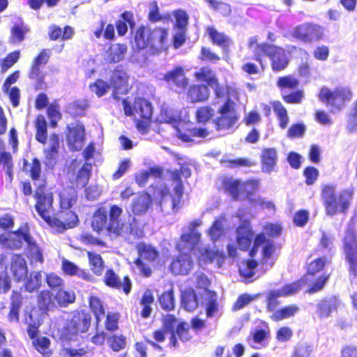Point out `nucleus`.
Returning a JSON list of instances; mask_svg holds the SVG:
<instances>
[{
  "label": "nucleus",
  "instance_id": "f257e3e1",
  "mask_svg": "<svg viewBox=\"0 0 357 357\" xmlns=\"http://www.w3.org/2000/svg\"><path fill=\"white\" fill-rule=\"evenodd\" d=\"M122 212V208L116 204L112 205L109 210L104 206L98 208L92 216L93 230L99 234H105L111 238L122 237L128 240L130 237L135 239L142 238L144 231L136 218L130 216L128 221H121L120 216Z\"/></svg>",
  "mask_w": 357,
  "mask_h": 357
},
{
  "label": "nucleus",
  "instance_id": "f03ea898",
  "mask_svg": "<svg viewBox=\"0 0 357 357\" xmlns=\"http://www.w3.org/2000/svg\"><path fill=\"white\" fill-rule=\"evenodd\" d=\"M45 185H38L33 194L36 199L35 208L40 217L58 233L74 228L79 224V218L76 213L71 208L59 207V210L53 216V194L45 192Z\"/></svg>",
  "mask_w": 357,
  "mask_h": 357
},
{
  "label": "nucleus",
  "instance_id": "7ed1b4c3",
  "mask_svg": "<svg viewBox=\"0 0 357 357\" xmlns=\"http://www.w3.org/2000/svg\"><path fill=\"white\" fill-rule=\"evenodd\" d=\"M268 56L271 67L273 72H281L287 68L289 59L285 50L280 46L269 44L266 42L260 43L255 52V61L259 63L250 61V57H246L247 61L241 66V70L248 75H256L265 68L263 57Z\"/></svg>",
  "mask_w": 357,
  "mask_h": 357
},
{
  "label": "nucleus",
  "instance_id": "20e7f679",
  "mask_svg": "<svg viewBox=\"0 0 357 357\" xmlns=\"http://www.w3.org/2000/svg\"><path fill=\"white\" fill-rule=\"evenodd\" d=\"M133 45L137 50H146L151 55L159 54L169 48V30L160 26L151 28L140 25L134 33Z\"/></svg>",
  "mask_w": 357,
  "mask_h": 357
},
{
  "label": "nucleus",
  "instance_id": "39448f33",
  "mask_svg": "<svg viewBox=\"0 0 357 357\" xmlns=\"http://www.w3.org/2000/svg\"><path fill=\"white\" fill-rule=\"evenodd\" d=\"M354 190L344 188L336 191V186L331 183L324 184L321 188V199L327 215H347L354 199Z\"/></svg>",
  "mask_w": 357,
  "mask_h": 357
},
{
  "label": "nucleus",
  "instance_id": "423d86ee",
  "mask_svg": "<svg viewBox=\"0 0 357 357\" xmlns=\"http://www.w3.org/2000/svg\"><path fill=\"white\" fill-rule=\"evenodd\" d=\"M23 241L26 243L27 249L33 261L40 264L43 263V253L33 239L29 228L26 225L21 226L15 231L3 233L0 235V245L9 250H20L23 246Z\"/></svg>",
  "mask_w": 357,
  "mask_h": 357
},
{
  "label": "nucleus",
  "instance_id": "0eeeda50",
  "mask_svg": "<svg viewBox=\"0 0 357 357\" xmlns=\"http://www.w3.org/2000/svg\"><path fill=\"white\" fill-rule=\"evenodd\" d=\"M224 192L233 201L247 200L250 203H257L255 195L259 191L260 181L257 178L242 180L232 176L224 177L221 180Z\"/></svg>",
  "mask_w": 357,
  "mask_h": 357
},
{
  "label": "nucleus",
  "instance_id": "6e6552de",
  "mask_svg": "<svg viewBox=\"0 0 357 357\" xmlns=\"http://www.w3.org/2000/svg\"><path fill=\"white\" fill-rule=\"evenodd\" d=\"M122 105L126 116H134L137 130L142 134L147 133L153 114L151 102L145 98L137 96L132 104L128 98L122 99Z\"/></svg>",
  "mask_w": 357,
  "mask_h": 357
},
{
  "label": "nucleus",
  "instance_id": "1a4fd4ad",
  "mask_svg": "<svg viewBox=\"0 0 357 357\" xmlns=\"http://www.w3.org/2000/svg\"><path fill=\"white\" fill-rule=\"evenodd\" d=\"M300 82L293 75L279 77L276 86L282 93V99L287 104H301L304 98V92L298 89Z\"/></svg>",
  "mask_w": 357,
  "mask_h": 357
},
{
  "label": "nucleus",
  "instance_id": "9d476101",
  "mask_svg": "<svg viewBox=\"0 0 357 357\" xmlns=\"http://www.w3.org/2000/svg\"><path fill=\"white\" fill-rule=\"evenodd\" d=\"M342 249L348 264L350 276L357 278V232L354 227H347L342 238Z\"/></svg>",
  "mask_w": 357,
  "mask_h": 357
},
{
  "label": "nucleus",
  "instance_id": "9b49d317",
  "mask_svg": "<svg viewBox=\"0 0 357 357\" xmlns=\"http://www.w3.org/2000/svg\"><path fill=\"white\" fill-rule=\"evenodd\" d=\"M352 92L347 87H336L333 91L327 87H322L318 95L319 99L331 111H340L345 105V102L352 98Z\"/></svg>",
  "mask_w": 357,
  "mask_h": 357
},
{
  "label": "nucleus",
  "instance_id": "f8f14e48",
  "mask_svg": "<svg viewBox=\"0 0 357 357\" xmlns=\"http://www.w3.org/2000/svg\"><path fill=\"white\" fill-rule=\"evenodd\" d=\"M49 59V50L42 49L31 61L28 72V77L33 82L34 89L36 91L47 87L45 73H43V68L48 63Z\"/></svg>",
  "mask_w": 357,
  "mask_h": 357
},
{
  "label": "nucleus",
  "instance_id": "ddd939ff",
  "mask_svg": "<svg viewBox=\"0 0 357 357\" xmlns=\"http://www.w3.org/2000/svg\"><path fill=\"white\" fill-rule=\"evenodd\" d=\"M291 36L303 43H312L324 39V28L317 23L304 22L294 27Z\"/></svg>",
  "mask_w": 357,
  "mask_h": 357
},
{
  "label": "nucleus",
  "instance_id": "4468645a",
  "mask_svg": "<svg viewBox=\"0 0 357 357\" xmlns=\"http://www.w3.org/2000/svg\"><path fill=\"white\" fill-rule=\"evenodd\" d=\"M109 84L112 89L111 96L117 101L121 99L122 96L127 95L131 89L129 75L121 66H117L112 71Z\"/></svg>",
  "mask_w": 357,
  "mask_h": 357
},
{
  "label": "nucleus",
  "instance_id": "2eb2a0df",
  "mask_svg": "<svg viewBox=\"0 0 357 357\" xmlns=\"http://www.w3.org/2000/svg\"><path fill=\"white\" fill-rule=\"evenodd\" d=\"M233 102L227 99L218 109L220 114L213 120L215 128L218 131L228 130L234 128L238 120V116L232 107Z\"/></svg>",
  "mask_w": 357,
  "mask_h": 357
},
{
  "label": "nucleus",
  "instance_id": "dca6fc26",
  "mask_svg": "<svg viewBox=\"0 0 357 357\" xmlns=\"http://www.w3.org/2000/svg\"><path fill=\"white\" fill-rule=\"evenodd\" d=\"M91 321L90 312L84 309L75 310L67 324L66 329L72 335L86 333L91 328Z\"/></svg>",
  "mask_w": 357,
  "mask_h": 357
},
{
  "label": "nucleus",
  "instance_id": "f3484780",
  "mask_svg": "<svg viewBox=\"0 0 357 357\" xmlns=\"http://www.w3.org/2000/svg\"><path fill=\"white\" fill-rule=\"evenodd\" d=\"M66 137L70 151L81 150L85 141L84 126L79 121L68 126Z\"/></svg>",
  "mask_w": 357,
  "mask_h": 357
},
{
  "label": "nucleus",
  "instance_id": "a211bd4d",
  "mask_svg": "<svg viewBox=\"0 0 357 357\" xmlns=\"http://www.w3.org/2000/svg\"><path fill=\"white\" fill-rule=\"evenodd\" d=\"M236 242L239 250L246 252L254 243V231L252 230L250 222L248 220H244L236 227Z\"/></svg>",
  "mask_w": 357,
  "mask_h": 357
},
{
  "label": "nucleus",
  "instance_id": "6ab92c4d",
  "mask_svg": "<svg viewBox=\"0 0 357 357\" xmlns=\"http://www.w3.org/2000/svg\"><path fill=\"white\" fill-rule=\"evenodd\" d=\"M104 284L112 289H122L125 294L128 295L132 289V282L128 275L123 278L121 281L119 276L112 269H107L103 276Z\"/></svg>",
  "mask_w": 357,
  "mask_h": 357
},
{
  "label": "nucleus",
  "instance_id": "aec40b11",
  "mask_svg": "<svg viewBox=\"0 0 357 357\" xmlns=\"http://www.w3.org/2000/svg\"><path fill=\"white\" fill-rule=\"evenodd\" d=\"M193 267V260L188 253H180L174 257L169 264V271L174 275H185L188 274Z\"/></svg>",
  "mask_w": 357,
  "mask_h": 357
},
{
  "label": "nucleus",
  "instance_id": "412c9836",
  "mask_svg": "<svg viewBox=\"0 0 357 357\" xmlns=\"http://www.w3.org/2000/svg\"><path fill=\"white\" fill-rule=\"evenodd\" d=\"M185 96L188 102L197 104L206 102L210 97V90L207 85L192 84L186 88Z\"/></svg>",
  "mask_w": 357,
  "mask_h": 357
},
{
  "label": "nucleus",
  "instance_id": "4be33fe9",
  "mask_svg": "<svg viewBox=\"0 0 357 357\" xmlns=\"http://www.w3.org/2000/svg\"><path fill=\"white\" fill-rule=\"evenodd\" d=\"M10 270L13 277L17 282H20L27 278L28 267L26 261L22 254L13 255Z\"/></svg>",
  "mask_w": 357,
  "mask_h": 357
},
{
  "label": "nucleus",
  "instance_id": "5701e85b",
  "mask_svg": "<svg viewBox=\"0 0 357 357\" xmlns=\"http://www.w3.org/2000/svg\"><path fill=\"white\" fill-rule=\"evenodd\" d=\"M206 32L211 43L220 47L223 51L228 52L232 45L231 38L224 32L219 31L215 26H208Z\"/></svg>",
  "mask_w": 357,
  "mask_h": 357
},
{
  "label": "nucleus",
  "instance_id": "b1692460",
  "mask_svg": "<svg viewBox=\"0 0 357 357\" xmlns=\"http://www.w3.org/2000/svg\"><path fill=\"white\" fill-rule=\"evenodd\" d=\"M24 297L22 294V289L13 290L10 296V307L8 313V319L10 322L18 323L20 321V312L23 305Z\"/></svg>",
  "mask_w": 357,
  "mask_h": 357
},
{
  "label": "nucleus",
  "instance_id": "393cba45",
  "mask_svg": "<svg viewBox=\"0 0 357 357\" xmlns=\"http://www.w3.org/2000/svg\"><path fill=\"white\" fill-rule=\"evenodd\" d=\"M162 79L167 83H173L181 89H185L188 85V79L185 75L184 68L181 66H175L164 74Z\"/></svg>",
  "mask_w": 357,
  "mask_h": 357
},
{
  "label": "nucleus",
  "instance_id": "a878e982",
  "mask_svg": "<svg viewBox=\"0 0 357 357\" xmlns=\"http://www.w3.org/2000/svg\"><path fill=\"white\" fill-rule=\"evenodd\" d=\"M278 151L274 147L264 148L261 150L260 160L261 168L264 173L274 171L278 162Z\"/></svg>",
  "mask_w": 357,
  "mask_h": 357
},
{
  "label": "nucleus",
  "instance_id": "bb28decb",
  "mask_svg": "<svg viewBox=\"0 0 357 357\" xmlns=\"http://www.w3.org/2000/svg\"><path fill=\"white\" fill-rule=\"evenodd\" d=\"M190 326L186 321H180L175 330H172L169 337V347L176 348L178 347L177 337L183 342H186L192 338L190 335Z\"/></svg>",
  "mask_w": 357,
  "mask_h": 357
},
{
  "label": "nucleus",
  "instance_id": "cd10ccee",
  "mask_svg": "<svg viewBox=\"0 0 357 357\" xmlns=\"http://www.w3.org/2000/svg\"><path fill=\"white\" fill-rule=\"evenodd\" d=\"M153 204L152 197L147 192H142L134 199L132 204V211L135 215L145 214Z\"/></svg>",
  "mask_w": 357,
  "mask_h": 357
},
{
  "label": "nucleus",
  "instance_id": "c85d7f7f",
  "mask_svg": "<svg viewBox=\"0 0 357 357\" xmlns=\"http://www.w3.org/2000/svg\"><path fill=\"white\" fill-rule=\"evenodd\" d=\"M329 263L330 261L326 256L314 259L306 265L305 277L314 278L317 274L324 271Z\"/></svg>",
  "mask_w": 357,
  "mask_h": 357
},
{
  "label": "nucleus",
  "instance_id": "c756f323",
  "mask_svg": "<svg viewBox=\"0 0 357 357\" xmlns=\"http://www.w3.org/2000/svg\"><path fill=\"white\" fill-rule=\"evenodd\" d=\"M135 25L133 13L131 11H124L120 15V19L115 22L117 34L119 36H124L128 30V26L133 28Z\"/></svg>",
  "mask_w": 357,
  "mask_h": 357
},
{
  "label": "nucleus",
  "instance_id": "7c9ffc66",
  "mask_svg": "<svg viewBox=\"0 0 357 357\" xmlns=\"http://www.w3.org/2000/svg\"><path fill=\"white\" fill-rule=\"evenodd\" d=\"M59 206L72 208L77 202V192L73 186L64 187L59 192Z\"/></svg>",
  "mask_w": 357,
  "mask_h": 357
},
{
  "label": "nucleus",
  "instance_id": "2f4dec72",
  "mask_svg": "<svg viewBox=\"0 0 357 357\" xmlns=\"http://www.w3.org/2000/svg\"><path fill=\"white\" fill-rule=\"evenodd\" d=\"M73 35L74 30L69 25L65 26L63 29L56 24L49 26L48 36L51 40H68L71 39Z\"/></svg>",
  "mask_w": 357,
  "mask_h": 357
},
{
  "label": "nucleus",
  "instance_id": "473e14b6",
  "mask_svg": "<svg viewBox=\"0 0 357 357\" xmlns=\"http://www.w3.org/2000/svg\"><path fill=\"white\" fill-rule=\"evenodd\" d=\"M33 123L36 129V140L42 144H46L48 132L47 122L45 116L42 114L37 115Z\"/></svg>",
  "mask_w": 357,
  "mask_h": 357
},
{
  "label": "nucleus",
  "instance_id": "72a5a7b5",
  "mask_svg": "<svg viewBox=\"0 0 357 357\" xmlns=\"http://www.w3.org/2000/svg\"><path fill=\"white\" fill-rule=\"evenodd\" d=\"M257 266L258 262L257 260L252 259L243 260L238 267L240 276L247 282H251L252 280L250 279L256 273Z\"/></svg>",
  "mask_w": 357,
  "mask_h": 357
},
{
  "label": "nucleus",
  "instance_id": "f704fd0d",
  "mask_svg": "<svg viewBox=\"0 0 357 357\" xmlns=\"http://www.w3.org/2000/svg\"><path fill=\"white\" fill-rule=\"evenodd\" d=\"M226 218L225 215L217 217L207 230V234L213 242L217 241L225 232V222Z\"/></svg>",
  "mask_w": 357,
  "mask_h": 357
},
{
  "label": "nucleus",
  "instance_id": "c9c22d12",
  "mask_svg": "<svg viewBox=\"0 0 357 357\" xmlns=\"http://www.w3.org/2000/svg\"><path fill=\"white\" fill-rule=\"evenodd\" d=\"M25 324H26V331L29 337L31 340L37 337L39 333V328L42 324V320L34 315L33 310L29 312L24 318Z\"/></svg>",
  "mask_w": 357,
  "mask_h": 357
},
{
  "label": "nucleus",
  "instance_id": "e433bc0d",
  "mask_svg": "<svg viewBox=\"0 0 357 357\" xmlns=\"http://www.w3.org/2000/svg\"><path fill=\"white\" fill-rule=\"evenodd\" d=\"M181 305L188 312H193L198 307V298L193 289L187 288L182 291Z\"/></svg>",
  "mask_w": 357,
  "mask_h": 357
},
{
  "label": "nucleus",
  "instance_id": "4c0bfd02",
  "mask_svg": "<svg viewBox=\"0 0 357 357\" xmlns=\"http://www.w3.org/2000/svg\"><path fill=\"white\" fill-rule=\"evenodd\" d=\"M337 307V301L334 298H323L317 303V313L320 319L326 318Z\"/></svg>",
  "mask_w": 357,
  "mask_h": 357
},
{
  "label": "nucleus",
  "instance_id": "58836bf2",
  "mask_svg": "<svg viewBox=\"0 0 357 357\" xmlns=\"http://www.w3.org/2000/svg\"><path fill=\"white\" fill-rule=\"evenodd\" d=\"M299 311V307L296 305H289L280 307L275 310L270 318L275 322H279L295 316Z\"/></svg>",
  "mask_w": 357,
  "mask_h": 357
},
{
  "label": "nucleus",
  "instance_id": "ea45409f",
  "mask_svg": "<svg viewBox=\"0 0 357 357\" xmlns=\"http://www.w3.org/2000/svg\"><path fill=\"white\" fill-rule=\"evenodd\" d=\"M89 307L93 313L96 322L98 324L102 317L105 314V310L102 301L97 296L91 295L88 298Z\"/></svg>",
  "mask_w": 357,
  "mask_h": 357
},
{
  "label": "nucleus",
  "instance_id": "a19ab883",
  "mask_svg": "<svg viewBox=\"0 0 357 357\" xmlns=\"http://www.w3.org/2000/svg\"><path fill=\"white\" fill-rule=\"evenodd\" d=\"M136 250L139 257L137 258H144L149 261H154L158 257V250L151 245L140 242L136 245Z\"/></svg>",
  "mask_w": 357,
  "mask_h": 357
},
{
  "label": "nucleus",
  "instance_id": "79ce46f5",
  "mask_svg": "<svg viewBox=\"0 0 357 357\" xmlns=\"http://www.w3.org/2000/svg\"><path fill=\"white\" fill-rule=\"evenodd\" d=\"M127 52V46L123 43L112 44L107 50V56L112 63L121 61Z\"/></svg>",
  "mask_w": 357,
  "mask_h": 357
},
{
  "label": "nucleus",
  "instance_id": "37998d69",
  "mask_svg": "<svg viewBox=\"0 0 357 357\" xmlns=\"http://www.w3.org/2000/svg\"><path fill=\"white\" fill-rule=\"evenodd\" d=\"M187 131L188 133H183L180 130H178V136L183 142H191L193 137L205 138L209 135L206 128H191Z\"/></svg>",
  "mask_w": 357,
  "mask_h": 357
},
{
  "label": "nucleus",
  "instance_id": "c03bdc74",
  "mask_svg": "<svg viewBox=\"0 0 357 357\" xmlns=\"http://www.w3.org/2000/svg\"><path fill=\"white\" fill-rule=\"evenodd\" d=\"M273 109L278 117L280 128L285 129L289 123V116L287 109L279 100L271 102Z\"/></svg>",
  "mask_w": 357,
  "mask_h": 357
},
{
  "label": "nucleus",
  "instance_id": "a18cd8bd",
  "mask_svg": "<svg viewBox=\"0 0 357 357\" xmlns=\"http://www.w3.org/2000/svg\"><path fill=\"white\" fill-rule=\"evenodd\" d=\"M224 257L225 255L222 252L205 248L200 252L199 261L204 264H211L214 261L222 262Z\"/></svg>",
  "mask_w": 357,
  "mask_h": 357
},
{
  "label": "nucleus",
  "instance_id": "49530a36",
  "mask_svg": "<svg viewBox=\"0 0 357 357\" xmlns=\"http://www.w3.org/2000/svg\"><path fill=\"white\" fill-rule=\"evenodd\" d=\"M180 239L183 243V247L192 250L199 243L201 234L196 229H191L189 232L182 234Z\"/></svg>",
  "mask_w": 357,
  "mask_h": 357
},
{
  "label": "nucleus",
  "instance_id": "de8ad7c7",
  "mask_svg": "<svg viewBox=\"0 0 357 357\" xmlns=\"http://www.w3.org/2000/svg\"><path fill=\"white\" fill-rule=\"evenodd\" d=\"M154 302V296L153 291L150 289H146L140 298V304L143 306V309L140 312L143 318H148L151 313V304Z\"/></svg>",
  "mask_w": 357,
  "mask_h": 357
},
{
  "label": "nucleus",
  "instance_id": "09e8293b",
  "mask_svg": "<svg viewBox=\"0 0 357 357\" xmlns=\"http://www.w3.org/2000/svg\"><path fill=\"white\" fill-rule=\"evenodd\" d=\"M55 299L60 307H66L75 303L76 295L73 290H66L62 288L58 289Z\"/></svg>",
  "mask_w": 357,
  "mask_h": 357
},
{
  "label": "nucleus",
  "instance_id": "8fccbe9b",
  "mask_svg": "<svg viewBox=\"0 0 357 357\" xmlns=\"http://www.w3.org/2000/svg\"><path fill=\"white\" fill-rule=\"evenodd\" d=\"M89 264L92 272L98 276H100L104 269V261L101 255L96 252H88Z\"/></svg>",
  "mask_w": 357,
  "mask_h": 357
},
{
  "label": "nucleus",
  "instance_id": "3c124183",
  "mask_svg": "<svg viewBox=\"0 0 357 357\" xmlns=\"http://www.w3.org/2000/svg\"><path fill=\"white\" fill-rule=\"evenodd\" d=\"M333 240L334 236L332 234L323 231L319 240L318 248L312 251V255H319L321 250L331 252L333 247Z\"/></svg>",
  "mask_w": 357,
  "mask_h": 357
},
{
  "label": "nucleus",
  "instance_id": "603ef678",
  "mask_svg": "<svg viewBox=\"0 0 357 357\" xmlns=\"http://www.w3.org/2000/svg\"><path fill=\"white\" fill-rule=\"evenodd\" d=\"M306 284V280L303 278H300L291 283L285 284L280 291L282 294L283 297H286L296 294L298 291L302 289Z\"/></svg>",
  "mask_w": 357,
  "mask_h": 357
},
{
  "label": "nucleus",
  "instance_id": "864d4df0",
  "mask_svg": "<svg viewBox=\"0 0 357 357\" xmlns=\"http://www.w3.org/2000/svg\"><path fill=\"white\" fill-rule=\"evenodd\" d=\"M37 303L39 308L48 311L54 307L53 295L49 290L41 291L37 296Z\"/></svg>",
  "mask_w": 357,
  "mask_h": 357
},
{
  "label": "nucleus",
  "instance_id": "5fc2aeb1",
  "mask_svg": "<svg viewBox=\"0 0 357 357\" xmlns=\"http://www.w3.org/2000/svg\"><path fill=\"white\" fill-rule=\"evenodd\" d=\"M175 19L174 28L176 30L187 31V26L189 22V16L187 12L183 9H176L172 12Z\"/></svg>",
  "mask_w": 357,
  "mask_h": 357
},
{
  "label": "nucleus",
  "instance_id": "6e6d98bb",
  "mask_svg": "<svg viewBox=\"0 0 357 357\" xmlns=\"http://www.w3.org/2000/svg\"><path fill=\"white\" fill-rule=\"evenodd\" d=\"M207 301L205 304V312L207 317H213L218 311L217 294L214 291L207 290Z\"/></svg>",
  "mask_w": 357,
  "mask_h": 357
},
{
  "label": "nucleus",
  "instance_id": "4d7b16f0",
  "mask_svg": "<svg viewBox=\"0 0 357 357\" xmlns=\"http://www.w3.org/2000/svg\"><path fill=\"white\" fill-rule=\"evenodd\" d=\"M1 165L6 169L8 176L12 178L13 167V157L10 153L4 151V145L2 143H0V165Z\"/></svg>",
  "mask_w": 357,
  "mask_h": 357
},
{
  "label": "nucleus",
  "instance_id": "13d9d810",
  "mask_svg": "<svg viewBox=\"0 0 357 357\" xmlns=\"http://www.w3.org/2000/svg\"><path fill=\"white\" fill-rule=\"evenodd\" d=\"M92 166L90 163L85 162L78 170L76 176V183L77 185L84 188L87 185L91 177Z\"/></svg>",
  "mask_w": 357,
  "mask_h": 357
},
{
  "label": "nucleus",
  "instance_id": "bf43d9fd",
  "mask_svg": "<svg viewBox=\"0 0 357 357\" xmlns=\"http://www.w3.org/2000/svg\"><path fill=\"white\" fill-rule=\"evenodd\" d=\"M32 343L34 348L44 357H49L52 354L51 350L49 349L51 342L48 337L45 336L36 337L33 340Z\"/></svg>",
  "mask_w": 357,
  "mask_h": 357
},
{
  "label": "nucleus",
  "instance_id": "052dcab7",
  "mask_svg": "<svg viewBox=\"0 0 357 357\" xmlns=\"http://www.w3.org/2000/svg\"><path fill=\"white\" fill-rule=\"evenodd\" d=\"M29 31V29L22 24H15L10 29V42L11 43H20L24 40L25 34Z\"/></svg>",
  "mask_w": 357,
  "mask_h": 357
},
{
  "label": "nucleus",
  "instance_id": "680f3d73",
  "mask_svg": "<svg viewBox=\"0 0 357 357\" xmlns=\"http://www.w3.org/2000/svg\"><path fill=\"white\" fill-rule=\"evenodd\" d=\"M204 1L213 10L219 12L224 17H228L232 13L231 6L226 2L218 0H204Z\"/></svg>",
  "mask_w": 357,
  "mask_h": 357
},
{
  "label": "nucleus",
  "instance_id": "e2e57ef3",
  "mask_svg": "<svg viewBox=\"0 0 357 357\" xmlns=\"http://www.w3.org/2000/svg\"><path fill=\"white\" fill-rule=\"evenodd\" d=\"M50 146L45 150V158L52 160L56 158L59 153V138L58 134L52 133L50 136Z\"/></svg>",
  "mask_w": 357,
  "mask_h": 357
},
{
  "label": "nucleus",
  "instance_id": "0e129e2a",
  "mask_svg": "<svg viewBox=\"0 0 357 357\" xmlns=\"http://www.w3.org/2000/svg\"><path fill=\"white\" fill-rule=\"evenodd\" d=\"M329 279V273H324L321 274L314 278L309 288L307 289V292L310 294H312L320 291L324 289Z\"/></svg>",
  "mask_w": 357,
  "mask_h": 357
},
{
  "label": "nucleus",
  "instance_id": "69168bd1",
  "mask_svg": "<svg viewBox=\"0 0 357 357\" xmlns=\"http://www.w3.org/2000/svg\"><path fill=\"white\" fill-rule=\"evenodd\" d=\"M214 115V109L209 105L201 106L195 112V119L197 123H206Z\"/></svg>",
  "mask_w": 357,
  "mask_h": 357
},
{
  "label": "nucleus",
  "instance_id": "338daca9",
  "mask_svg": "<svg viewBox=\"0 0 357 357\" xmlns=\"http://www.w3.org/2000/svg\"><path fill=\"white\" fill-rule=\"evenodd\" d=\"M195 76L197 79L205 82L207 86H213V84H217V77L213 73L212 70L207 67L201 68L198 72L195 73Z\"/></svg>",
  "mask_w": 357,
  "mask_h": 357
},
{
  "label": "nucleus",
  "instance_id": "774afa93",
  "mask_svg": "<svg viewBox=\"0 0 357 357\" xmlns=\"http://www.w3.org/2000/svg\"><path fill=\"white\" fill-rule=\"evenodd\" d=\"M20 58V51L15 50L8 54L3 60L0 59V68L1 73L7 71L14 66L19 61Z\"/></svg>",
  "mask_w": 357,
  "mask_h": 357
}]
</instances>
